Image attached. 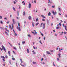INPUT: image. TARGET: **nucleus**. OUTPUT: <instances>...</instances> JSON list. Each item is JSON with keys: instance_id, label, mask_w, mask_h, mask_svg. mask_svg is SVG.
Segmentation results:
<instances>
[{"instance_id": "obj_1", "label": "nucleus", "mask_w": 67, "mask_h": 67, "mask_svg": "<svg viewBox=\"0 0 67 67\" xmlns=\"http://www.w3.org/2000/svg\"><path fill=\"white\" fill-rule=\"evenodd\" d=\"M2 49L1 48H0V49H1V51H2V50H4V51L5 52H6V49H5V47H4L3 45H2Z\"/></svg>"}, {"instance_id": "obj_2", "label": "nucleus", "mask_w": 67, "mask_h": 67, "mask_svg": "<svg viewBox=\"0 0 67 67\" xmlns=\"http://www.w3.org/2000/svg\"><path fill=\"white\" fill-rule=\"evenodd\" d=\"M31 7V4L29 3V6H28L29 8L30 9Z\"/></svg>"}, {"instance_id": "obj_3", "label": "nucleus", "mask_w": 67, "mask_h": 67, "mask_svg": "<svg viewBox=\"0 0 67 67\" xmlns=\"http://www.w3.org/2000/svg\"><path fill=\"white\" fill-rule=\"evenodd\" d=\"M45 24H43V29H45Z\"/></svg>"}, {"instance_id": "obj_4", "label": "nucleus", "mask_w": 67, "mask_h": 67, "mask_svg": "<svg viewBox=\"0 0 67 67\" xmlns=\"http://www.w3.org/2000/svg\"><path fill=\"white\" fill-rule=\"evenodd\" d=\"M52 13L53 15H55V14H57V13L56 12H55V13H54V11H53Z\"/></svg>"}, {"instance_id": "obj_5", "label": "nucleus", "mask_w": 67, "mask_h": 67, "mask_svg": "<svg viewBox=\"0 0 67 67\" xmlns=\"http://www.w3.org/2000/svg\"><path fill=\"white\" fill-rule=\"evenodd\" d=\"M41 17H42V18H44V19H46V17H45L44 16V15H41Z\"/></svg>"}, {"instance_id": "obj_6", "label": "nucleus", "mask_w": 67, "mask_h": 67, "mask_svg": "<svg viewBox=\"0 0 67 67\" xmlns=\"http://www.w3.org/2000/svg\"><path fill=\"white\" fill-rule=\"evenodd\" d=\"M17 29L19 31H21V29H20V27H18V26L17 27Z\"/></svg>"}, {"instance_id": "obj_7", "label": "nucleus", "mask_w": 67, "mask_h": 67, "mask_svg": "<svg viewBox=\"0 0 67 67\" xmlns=\"http://www.w3.org/2000/svg\"><path fill=\"white\" fill-rule=\"evenodd\" d=\"M28 19L29 20H31V19H32V17H31V16H29L28 17Z\"/></svg>"}, {"instance_id": "obj_8", "label": "nucleus", "mask_w": 67, "mask_h": 67, "mask_svg": "<svg viewBox=\"0 0 67 67\" xmlns=\"http://www.w3.org/2000/svg\"><path fill=\"white\" fill-rule=\"evenodd\" d=\"M27 53H30V51H29V50L28 49H27Z\"/></svg>"}, {"instance_id": "obj_9", "label": "nucleus", "mask_w": 67, "mask_h": 67, "mask_svg": "<svg viewBox=\"0 0 67 67\" xmlns=\"http://www.w3.org/2000/svg\"><path fill=\"white\" fill-rule=\"evenodd\" d=\"M8 53L9 54V56H11V54H10V51H8Z\"/></svg>"}, {"instance_id": "obj_10", "label": "nucleus", "mask_w": 67, "mask_h": 67, "mask_svg": "<svg viewBox=\"0 0 67 67\" xmlns=\"http://www.w3.org/2000/svg\"><path fill=\"white\" fill-rule=\"evenodd\" d=\"M32 25L33 27H34V22L33 21L32 22Z\"/></svg>"}, {"instance_id": "obj_11", "label": "nucleus", "mask_w": 67, "mask_h": 67, "mask_svg": "<svg viewBox=\"0 0 67 67\" xmlns=\"http://www.w3.org/2000/svg\"><path fill=\"white\" fill-rule=\"evenodd\" d=\"M12 21L14 24H15V21H14V19H13Z\"/></svg>"}, {"instance_id": "obj_12", "label": "nucleus", "mask_w": 67, "mask_h": 67, "mask_svg": "<svg viewBox=\"0 0 67 67\" xmlns=\"http://www.w3.org/2000/svg\"><path fill=\"white\" fill-rule=\"evenodd\" d=\"M51 12H49L48 13V16H50V15H51Z\"/></svg>"}, {"instance_id": "obj_13", "label": "nucleus", "mask_w": 67, "mask_h": 67, "mask_svg": "<svg viewBox=\"0 0 67 67\" xmlns=\"http://www.w3.org/2000/svg\"><path fill=\"white\" fill-rule=\"evenodd\" d=\"M13 9L14 11H15V8L14 7H13Z\"/></svg>"}, {"instance_id": "obj_14", "label": "nucleus", "mask_w": 67, "mask_h": 67, "mask_svg": "<svg viewBox=\"0 0 67 67\" xmlns=\"http://www.w3.org/2000/svg\"><path fill=\"white\" fill-rule=\"evenodd\" d=\"M0 28L1 30H4V28L1 27H0Z\"/></svg>"}, {"instance_id": "obj_15", "label": "nucleus", "mask_w": 67, "mask_h": 67, "mask_svg": "<svg viewBox=\"0 0 67 67\" xmlns=\"http://www.w3.org/2000/svg\"><path fill=\"white\" fill-rule=\"evenodd\" d=\"M1 57L2 58H3V59H5V57H4V56H1Z\"/></svg>"}, {"instance_id": "obj_16", "label": "nucleus", "mask_w": 67, "mask_h": 67, "mask_svg": "<svg viewBox=\"0 0 67 67\" xmlns=\"http://www.w3.org/2000/svg\"><path fill=\"white\" fill-rule=\"evenodd\" d=\"M46 52L47 53V54H51L48 51H47Z\"/></svg>"}, {"instance_id": "obj_17", "label": "nucleus", "mask_w": 67, "mask_h": 67, "mask_svg": "<svg viewBox=\"0 0 67 67\" xmlns=\"http://www.w3.org/2000/svg\"><path fill=\"white\" fill-rule=\"evenodd\" d=\"M5 30H6V31H8V32H9V30H7V28H5Z\"/></svg>"}, {"instance_id": "obj_18", "label": "nucleus", "mask_w": 67, "mask_h": 67, "mask_svg": "<svg viewBox=\"0 0 67 67\" xmlns=\"http://www.w3.org/2000/svg\"><path fill=\"white\" fill-rule=\"evenodd\" d=\"M9 28H10L11 30H12V28H11V25H9Z\"/></svg>"}, {"instance_id": "obj_19", "label": "nucleus", "mask_w": 67, "mask_h": 67, "mask_svg": "<svg viewBox=\"0 0 67 67\" xmlns=\"http://www.w3.org/2000/svg\"><path fill=\"white\" fill-rule=\"evenodd\" d=\"M34 31L35 32V34H36V35L37 34V32H36V31L35 30H34Z\"/></svg>"}, {"instance_id": "obj_20", "label": "nucleus", "mask_w": 67, "mask_h": 67, "mask_svg": "<svg viewBox=\"0 0 67 67\" xmlns=\"http://www.w3.org/2000/svg\"><path fill=\"white\" fill-rule=\"evenodd\" d=\"M24 3V4H23L24 5H25V3H24V1L22 2V3Z\"/></svg>"}, {"instance_id": "obj_21", "label": "nucleus", "mask_w": 67, "mask_h": 67, "mask_svg": "<svg viewBox=\"0 0 67 67\" xmlns=\"http://www.w3.org/2000/svg\"><path fill=\"white\" fill-rule=\"evenodd\" d=\"M12 29H13V24H12Z\"/></svg>"}, {"instance_id": "obj_22", "label": "nucleus", "mask_w": 67, "mask_h": 67, "mask_svg": "<svg viewBox=\"0 0 67 67\" xmlns=\"http://www.w3.org/2000/svg\"><path fill=\"white\" fill-rule=\"evenodd\" d=\"M25 12H24L23 15H25Z\"/></svg>"}, {"instance_id": "obj_23", "label": "nucleus", "mask_w": 67, "mask_h": 67, "mask_svg": "<svg viewBox=\"0 0 67 67\" xmlns=\"http://www.w3.org/2000/svg\"><path fill=\"white\" fill-rule=\"evenodd\" d=\"M58 55L59 56V57H60V54H58Z\"/></svg>"}, {"instance_id": "obj_24", "label": "nucleus", "mask_w": 67, "mask_h": 67, "mask_svg": "<svg viewBox=\"0 0 67 67\" xmlns=\"http://www.w3.org/2000/svg\"><path fill=\"white\" fill-rule=\"evenodd\" d=\"M28 36H29V37H31V35H27Z\"/></svg>"}, {"instance_id": "obj_25", "label": "nucleus", "mask_w": 67, "mask_h": 67, "mask_svg": "<svg viewBox=\"0 0 67 67\" xmlns=\"http://www.w3.org/2000/svg\"><path fill=\"white\" fill-rule=\"evenodd\" d=\"M14 34H15V36H17V34H16V33L15 32H14Z\"/></svg>"}, {"instance_id": "obj_26", "label": "nucleus", "mask_w": 67, "mask_h": 67, "mask_svg": "<svg viewBox=\"0 0 67 67\" xmlns=\"http://www.w3.org/2000/svg\"><path fill=\"white\" fill-rule=\"evenodd\" d=\"M32 63L34 64H36V62H33Z\"/></svg>"}, {"instance_id": "obj_27", "label": "nucleus", "mask_w": 67, "mask_h": 67, "mask_svg": "<svg viewBox=\"0 0 67 67\" xmlns=\"http://www.w3.org/2000/svg\"><path fill=\"white\" fill-rule=\"evenodd\" d=\"M0 23H1V24H3V22L2 21H0Z\"/></svg>"}, {"instance_id": "obj_28", "label": "nucleus", "mask_w": 67, "mask_h": 67, "mask_svg": "<svg viewBox=\"0 0 67 67\" xmlns=\"http://www.w3.org/2000/svg\"><path fill=\"white\" fill-rule=\"evenodd\" d=\"M11 60H9V63L10 64H11Z\"/></svg>"}, {"instance_id": "obj_29", "label": "nucleus", "mask_w": 67, "mask_h": 67, "mask_svg": "<svg viewBox=\"0 0 67 67\" xmlns=\"http://www.w3.org/2000/svg\"><path fill=\"white\" fill-rule=\"evenodd\" d=\"M2 19V17L1 16H0V19Z\"/></svg>"}, {"instance_id": "obj_30", "label": "nucleus", "mask_w": 67, "mask_h": 67, "mask_svg": "<svg viewBox=\"0 0 67 67\" xmlns=\"http://www.w3.org/2000/svg\"><path fill=\"white\" fill-rule=\"evenodd\" d=\"M38 18H37L36 20V22H37L38 21Z\"/></svg>"}, {"instance_id": "obj_31", "label": "nucleus", "mask_w": 67, "mask_h": 67, "mask_svg": "<svg viewBox=\"0 0 67 67\" xmlns=\"http://www.w3.org/2000/svg\"><path fill=\"white\" fill-rule=\"evenodd\" d=\"M12 59L13 60H15V58H12Z\"/></svg>"}, {"instance_id": "obj_32", "label": "nucleus", "mask_w": 67, "mask_h": 67, "mask_svg": "<svg viewBox=\"0 0 67 67\" xmlns=\"http://www.w3.org/2000/svg\"><path fill=\"white\" fill-rule=\"evenodd\" d=\"M39 42H40V44H42V42H41V41H39Z\"/></svg>"}, {"instance_id": "obj_33", "label": "nucleus", "mask_w": 67, "mask_h": 67, "mask_svg": "<svg viewBox=\"0 0 67 67\" xmlns=\"http://www.w3.org/2000/svg\"><path fill=\"white\" fill-rule=\"evenodd\" d=\"M59 25L60 26H62V24H61V23H59Z\"/></svg>"}, {"instance_id": "obj_34", "label": "nucleus", "mask_w": 67, "mask_h": 67, "mask_svg": "<svg viewBox=\"0 0 67 67\" xmlns=\"http://www.w3.org/2000/svg\"><path fill=\"white\" fill-rule=\"evenodd\" d=\"M39 24V23H37L36 24V26H37V25H38V24Z\"/></svg>"}, {"instance_id": "obj_35", "label": "nucleus", "mask_w": 67, "mask_h": 67, "mask_svg": "<svg viewBox=\"0 0 67 67\" xmlns=\"http://www.w3.org/2000/svg\"><path fill=\"white\" fill-rule=\"evenodd\" d=\"M25 43V42L24 41H23L22 42V44H24Z\"/></svg>"}, {"instance_id": "obj_36", "label": "nucleus", "mask_w": 67, "mask_h": 67, "mask_svg": "<svg viewBox=\"0 0 67 67\" xmlns=\"http://www.w3.org/2000/svg\"><path fill=\"white\" fill-rule=\"evenodd\" d=\"M13 53H14V54H15H15H16L15 53V52H14V51H13Z\"/></svg>"}, {"instance_id": "obj_37", "label": "nucleus", "mask_w": 67, "mask_h": 67, "mask_svg": "<svg viewBox=\"0 0 67 67\" xmlns=\"http://www.w3.org/2000/svg\"><path fill=\"white\" fill-rule=\"evenodd\" d=\"M5 58H8V57L7 56V55H6L5 56Z\"/></svg>"}, {"instance_id": "obj_38", "label": "nucleus", "mask_w": 67, "mask_h": 67, "mask_svg": "<svg viewBox=\"0 0 67 67\" xmlns=\"http://www.w3.org/2000/svg\"><path fill=\"white\" fill-rule=\"evenodd\" d=\"M14 49H15V50H16V48H15V47H14Z\"/></svg>"}, {"instance_id": "obj_39", "label": "nucleus", "mask_w": 67, "mask_h": 67, "mask_svg": "<svg viewBox=\"0 0 67 67\" xmlns=\"http://www.w3.org/2000/svg\"><path fill=\"white\" fill-rule=\"evenodd\" d=\"M52 8H55V6H52Z\"/></svg>"}, {"instance_id": "obj_40", "label": "nucleus", "mask_w": 67, "mask_h": 67, "mask_svg": "<svg viewBox=\"0 0 67 67\" xmlns=\"http://www.w3.org/2000/svg\"><path fill=\"white\" fill-rule=\"evenodd\" d=\"M34 2L35 3H36V0L34 1Z\"/></svg>"}, {"instance_id": "obj_41", "label": "nucleus", "mask_w": 67, "mask_h": 67, "mask_svg": "<svg viewBox=\"0 0 67 67\" xmlns=\"http://www.w3.org/2000/svg\"><path fill=\"white\" fill-rule=\"evenodd\" d=\"M42 21H45V19H42Z\"/></svg>"}, {"instance_id": "obj_42", "label": "nucleus", "mask_w": 67, "mask_h": 67, "mask_svg": "<svg viewBox=\"0 0 67 67\" xmlns=\"http://www.w3.org/2000/svg\"><path fill=\"white\" fill-rule=\"evenodd\" d=\"M51 17L52 18V19H54V17H53V15Z\"/></svg>"}, {"instance_id": "obj_43", "label": "nucleus", "mask_w": 67, "mask_h": 67, "mask_svg": "<svg viewBox=\"0 0 67 67\" xmlns=\"http://www.w3.org/2000/svg\"><path fill=\"white\" fill-rule=\"evenodd\" d=\"M57 61H59V58H57Z\"/></svg>"}, {"instance_id": "obj_44", "label": "nucleus", "mask_w": 67, "mask_h": 67, "mask_svg": "<svg viewBox=\"0 0 67 67\" xmlns=\"http://www.w3.org/2000/svg\"><path fill=\"white\" fill-rule=\"evenodd\" d=\"M19 11H18V12H17V13H18V15H19Z\"/></svg>"}, {"instance_id": "obj_45", "label": "nucleus", "mask_w": 67, "mask_h": 67, "mask_svg": "<svg viewBox=\"0 0 67 67\" xmlns=\"http://www.w3.org/2000/svg\"><path fill=\"white\" fill-rule=\"evenodd\" d=\"M14 4H15L16 3V2H15L14 1Z\"/></svg>"}, {"instance_id": "obj_46", "label": "nucleus", "mask_w": 67, "mask_h": 67, "mask_svg": "<svg viewBox=\"0 0 67 67\" xmlns=\"http://www.w3.org/2000/svg\"><path fill=\"white\" fill-rule=\"evenodd\" d=\"M3 62H5V60L4 59H3Z\"/></svg>"}, {"instance_id": "obj_47", "label": "nucleus", "mask_w": 67, "mask_h": 67, "mask_svg": "<svg viewBox=\"0 0 67 67\" xmlns=\"http://www.w3.org/2000/svg\"><path fill=\"white\" fill-rule=\"evenodd\" d=\"M19 26H20V23H19L18 24Z\"/></svg>"}, {"instance_id": "obj_48", "label": "nucleus", "mask_w": 67, "mask_h": 67, "mask_svg": "<svg viewBox=\"0 0 67 67\" xmlns=\"http://www.w3.org/2000/svg\"><path fill=\"white\" fill-rule=\"evenodd\" d=\"M50 3V0H48V3Z\"/></svg>"}, {"instance_id": "obj_49", "label": "nucleus", "mask_w": 67, "mask_h": 67, "mask_svg": "<svg viewBox=\"0 0 67 67\" xmlns=\"http://www.w3.org/2000/svg\"><path fill=\"white\" fill-rule=\"evenodd\" d=\"M48 6H49V7H50V6H51V4H48Z\"/></svg>"}, {"instance_id": "obj_50", "label": "nucleus", "mask_w": 67, "mask_h": 67, "mask_svg": "<svg viewBox=\"0 0 67 67\" xmlns=\"http://www.w3.org/2000/svg\"><path fill=\"white\" fill-rule=\"evenodd\" d=\"M64 34H66L67 33L66 32H64Z\"/></svg>"}, {"instance_id": "obj_51", "label": "nucleus", "mask_w": 67, "mask_h": 67, "mask_svg": "<svg viewBox=\"0 0 67 67\" xmlns=\"http://www.w3.org/2000/svg\"><path fill=\"white\" fill-rule=\"evenodd\" d=\"M59 15H60L62 16V15L60 13H59Z\"/></svg>"}, {"instance_id": "obj_52", "label": "nucleus", "mask_w": 67, "mask_h": 67, "mask_svg": "<svg viewBox=\"0 0 67 67\" xmlns=\"http://www.w3.org/2000/svg\"><path fill=\"white\" fill-rule=\"evenodd\" d=\"M53 64L54 66H55V63H54V62H53Z\"/></svg>"}, {"instance_id": "obj_53", "label": "nucleus", "mask_w": 67, "mask_h": 67, "mask_svg": "<svg viewBox=\"0 0 67 67\" xmlns=\"http://www.w3.org/2000/svg\"><path fill=\"white\" fill-rule=\"evenodd\" d=\"M43 57H45V54H44L43 55Z\"/></svg>"}, {"instance_id": "obj_54", "label": "nucleus", "mask_w": 67, "mask_h": 67, "mask_svg": "<svg viewBox=\"0 0 67 67\" xmlns=\"http://www.w3.org/2000/svg\"><path fill=\"white\" fill-rule=\"evenodd\" d=\"M7 24H9V21H8L7 22Z\"/></svg>"}, {"instance_id": "obj_55", "label": "nucleus", "mask_w": 67, "mask_h": 67, "mask_svg": "<svg viewBox=\"0 0 67 67\" xmlns=\"http://www.w3.org/2000/svg\"><path fill=\"white\" fill-rule=\"evenodd\" d=\"M56 19H57V21H58L59 20V19H58V18H57Z\"/></svg>"}, {"instance_id": "obj_56", "label": "nucleus", "mask_w": 67, "mask_h": 67, "mask_svg": "<svg viewBox=\"0 0 67 67\" xmlns=\"http://www.w3.org/2000/svg\"><path fill=\"white\" fill-rule=\"evenodd\" d=\"M33 47H34V49H35V47L34 46Z\"/></svg>"}, {"instance_id": "obj_57", "label": "nucleus", "mask_w": 67, "mask_h": 67, "mask_svg": "<svg viewBox=\"0 0 67 67\" xmlns=\"http://www.w3.org/2000/svg\"><path fill=\"white\" fill-rule=\"evenodd\" d=\"M4 20H7V18H4Z\"/></svg>"}, {"instance_id": "obj_58", "label": "nucleus", "mask_w": 67, "mask_h": 67, "mask_svg": "<svg viewBox=\"0 0 67 67\" xmlns=\"http://www.w3.org/2000/svg\"><path fill=\"white\" fill-rule=\"evenodd\" d=\"M43 58H42L41 59V61H42V60H43Z\"/></svg>"}, {"instance_id": "obj_59", "label": "nucleus", "mask_w": 67, "mask_h": 67, "mask_svg": "<svg viewBox=\"0 0 67 67\" xmlns=\"http://www.w3.org/2000/svg\"><path fill=\"white\" fill-rule=\"evenodd\" d=\"M65 29H66V28H67V27H66V26H65Z\"/></svg>"}, {"instance_id": "obj_60", "label": "nucleus", "mask_w": 67, "mask_h": 67, "mask_svg": "<svg viewBox=\"0 0 67 67\" xmlns=\"http://www.w3.org/2000/svg\"><path fill=\"white\" fill-rule=\"evenodd\" d=\"M36 54V53L35 52H34L33 54Z\"/></svg>"}, {"instance_id": "obj_61", "label": "nucleus", "mask_w": 67, "mask_h": 67, "mask_svg": "<svg viewBox=\"0 0 67 67\" xmlns=\"http://www.w3.org/2000/svg\"><path fill=\"white\" fill-rule=\"evenodd\" d=\"M42 64H45V63L43 62L42 63Z\"/></svg>"}, {"instance_id": "obj_62", "label": "nucleus", "mask_w": 67, "mask_h": 67, "mask_svg": "<svg viewBox=\"0 0 67 67\" xmlns=\"http://www.w3.org/2000/svg\"><path fill=\"white\" fill-rule=\"evenodd\" d=\"M20 61H22V59H20Z\"/></svg>"}, {"instance_id": "obj_63", "label": "nucleus", "mask_w": 67, "mask_h": 67, "mask_svg": "<svg viewBox=\"0 0 67 67\" xmlns=\"http://www.w3.org/2000/svg\"><path fill=\"white\" fill-rule=\"evenodd\" d=\"M65 17H66V18H67V15H65Z\"/></svg>"}, {"instance_id": "obj_64", "label": "nucleus", "mask_w": 67, "mask_h": 67, "mask_svg": "<svg viewBox=\"0 0 67 67\" xmlns=\"http://www.w3.org/2000/svg\"><path fill=\"white\" fill-rule=\"evenodd\" d=\"M56 29H59V28L58 27H57Z\"/></svg>"}]
</instances>
